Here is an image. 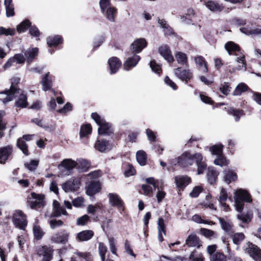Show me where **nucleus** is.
<instances>
[{
  "label": "nucleus",
  "mask_w": 261,
  "mask_h": 261,
  "mask_svg": "<svg viewBox=\"0 0 261 261\" xmlns=\"http://www.w3.org/2000/svg\"><path fill=\"white\" fill-rule=\"evenodd\" d=\"M225 48L227 51L229 55L235 56L237 57L235 61L238 63V66L235 68L229 69L230 72H235L236 70H246V63L244 54L241 51L240 46L232 41H229L225 45Z\"/></svg>",
  "instance_id": "1"
},
{
  "label": "nucleus",
  "mask_w": 261,
  "mask_h": 261,
  "mask_svg": "<svg viewBox=\"0 0 261 261\" xmlns=\"http://www.w3.org/2000/svg\"><path fill=\"white\" fill-rule=\"evenodd\" d=\"M236 210L238 212H242L244 205V202H250L252 201L251 196L245 190L239 189L236 191L234 195Z\"/></svg>",
  "instance_id": "2"
},
{
  "label": "nucleus",
  "mask_w": 261,
  "mask_h": 261,
  "mask_svg": "<svg viewBox=\"0 0 261 261\" xmlns=\"http://www.w3.org/2000/svg\"><path fill=\"white\" fill-rule=\"evenodd\" d=\"M19 78L14 77L11 80V86L9 90H6L0 92V94H5L6 97L1 98V100L4 103H7L9 101L12 100L16 95L19 94L21 91V89L17 88L16 85L19 82Z\"/></svg>",
  "instance_id": "3"
},
{
  "label": "nucleus",
  "mask_w": 261,
  "mask_h": 261,
  "mask_svg": "<svg viewBox=\"0 0 261 261\" xmlns=\"http://www.w3.org/2000/svg\"><path fill=\"white\" fill-rule=\"evenodd\" d=\"M92 118L99 126L98 133L99 135H110L113 132L111 124L106 122L97 113H93L91 114Z\"/></svg>",
  "instance_id": "4"
},
{
  "label": "nucleus",
  "mask_w": 261,
  "mask_h": 261,
  "mask_svg": "<svg viewBox=\"0 0 261 261\" xmlns=\"http://www.w3.org/2000/svg\"><path fill=\"white\" fill-rule=\"evenodd\" d=\"M27 203L32 209L43 207L45 204L44 196L42 194L32 192L27 198Z\"/></svg>",
  "instance_id": "5"
},
{
  "label": "nucleus",
  "mask_w": 261,
  "mask_h": 261,
  "mask_svg": "<svg viewBox=\"0 0 261 261\" xmlns=\"http://www.w3.org/2000/svg\"><path fill=\"white\" fill-rule=\"evenodd\" d=\"M13 222L16 227L21 229H24L27 225L25 215L20 210H17L14 213Z\"/></svg>",
  "instance_id": "6"
},
{
  "label": "nucleus",
  "mask_w": 261,
  "mask_h": 261,
  "mask_svg": "<svg viewBox=\"0 0 261 261\" xmlns=\"http://www.w3.org/2000/svg\"><path fill=\"white\" fill-rule=\"evenodd\" d=\"M175 162L182 167H187L192 165L195 161V154H192L190 152H185L179 156L177 159H175Z\"/></svg>",
  "instance_id": "7"
},
{
  "label": "nucleus",
  "mask_w": 261,
  "mask_h": 261,
  "mask_svg": "<svg viewBox=\"0 0 261 261\" xmlns=\"http://www.w3.org/2000/svg\"><path fill=\"white\" fill-rule=\"evenodd\" d=\"M145 181L147 184L152 185L154 189H158L156 197L159 203L161 202L166 196V193L163 191V183L161 182V185L159 187L158 181L153 177L147 178L145 179Z\"/></svg>",
  "instance_id": "8"
},
{
  "label": "nucleus",
  "mask_w": 261,
  "mask_h": 261,
  "mask_svg": "<svg viewBox=\"0 0 261 261\" xmlns=\"http://www.w3.org/2000/svg\"><path fill=\"white\" fill-rule=\"evenodd\" d=\"M109 202L111 205L116 207L121 213L124 210V204L121 197L116 193H109L108 195Z\"/></svg>",
  "instance_id": "9"
},
{
  "label": "nucleus",
  "mask_w": 261,
  "mask_h": 261,
  "mask_svg": "<svg viewBox=\"0 0 261 261\" xmlns=\"http://www.w3.org/2000/svg\"><path fill=\"white\" fill-rule=\"evenodd\" d=\"M174 73L176 77L182 81L188 83L192 77V73L188 69H183L181 67H178L173 70Z\"/></svg>",
  "instance_id": "10"
},
{
  "label": "nucleus",
  "mask_w": 261,
  "mask_h": 261,
  "mask_svg": "<svg viewBox=\"0 0 261 261\" xmlns=\"http://www.w3.org/2000/svg\"><path fill=\"white\" fill-rule=\"evenodd\" d=\"M80 185V179L79 178H73L63 184L62 188L65 192H69L76 191L79 188Z\"/></svg>",
  "instance_id": "11"
},
{
  "label": "nucleus",
  "mask_w": 261,
  "mask_h": 261,
  "mask_svg": "<svg viewBox=\"0 0 261 261\" xmlns=\"http://www.w3.org/2000/svg\"><path fill=\"white\" fill-rule=\"evenodd\" d=\"M53 250L47 246L40 247L36 250L38 255L43 256L42 261H50L53 258Z\"/></svg>",
  "instance_id": "12"
},
{
  "label": "nucleus",
  "mask_w": 261,
  "mask_h": 261,
  "mask_svg": "<svg viewBox=\"0 0 261 261\" xmlns=\"http://www.w3.org/2000/svg\"><path fill=\"white\" fill-rule=\"evenodd\" d=\"M246 250L250 256L255 260L259 261L261 260V250L257 246L248 242Z\"/></svg>",
  "instance_id": "13"
},
{
  "label": "nucleus",
  "mask_w": 261,
  "mask_h": 261,
  "mask_svg": "<svg viewBox=\"0 0 261 261\" xmlns=\"http://www.w3.org/2000/svg\"><path fill=\"white\" fill-rule=\"evenodd\" d=\"M53 206V212L51 214V217H58L61 215L64 216L68 215V213L64 207L61 205L60 203L58 201H54Z\"/></svg>",
  "instance_id": "14"
},
{
  "label": "nucleus",
  "mask_w": 261,
  "mask_h": 261,
  "mask_svg": "<svg viewBox=\"0 0 261 261\" xmlns=\"http://www.w3.org/2000/svg\"><path fill=\"white\" fill-rule=\"evenodd\" d=\"M195 161L197 166V174L203 173L207 166L205 159L200 153H195Z\"/></svg>",
  "instance_id": "15"
},
{
  "label": "nucleus",
  "mask_w": 261,
  "mask_h": 261,
  "mask_svg": "<svg viewBox=\"0 0 261 261\" xmlns=\"http://www.w3.org/2000/svg\"><path fill=\"white\" fill-rule=\"evenodd\" d=\"M112 147V144L106 140H98L94 145V148L100 152L109 151Z\"/></svg>",
  "instance_id": "16"
},
{
  "label": "nucleus",
  "mask_w": 261,
  "mask_h": 261,
  "mask_svg": "<svg viewBox=\"0 0 261 261\" xmlns=\"http://www.w3.org/2000/svg\"><path fill=\"white\" fill-rule=\"evenodd\" d=\"M159 53L160 55L166 60L168 62L171 63L174 61L173 57L171 54V51L167 45H163L161 46L158 49Z\"/></svg>",
  "instance_id": "17"
},
{
  "label": "nucleus",
  "mask_w": 261,
  "mask_h": 261,
  "mask_svg": "<svg viewBox=\"0 0 261 261\" xmlns=\"http://www.w3.org/2000/svg\"><path fill=\"white\" fill-rule=\"evenodd\" d=\"M13 151L11 145H8L0 148V163L4 164L8 159Z\"/></svg>",
  "instance_id": "18"
},
{
  "label": "nucleus",
  "mask_w": 261,
  "mask_h": 261,
  "mask_svg": "<svg viewBox=\"0 0 261 261\" xmlns=\"http://www.w3.org/2000/svg\"><path fill=\"white\" fill-rule=\"evenodd\" d=\"M176 186L180 190H183L191 182V178L187 175H179L175 177Z\"/></svg>",
  "instance_id": "19"
},
{
  "label": "nucleus",
  "mask_w": 261,
  "mask_h": 261,
  "mask_svg": "<svg viewBox=\"0 0 261 261\" xmlns=\"http://www.w3.org/2000/svg\"><path fill=\"white\" fill-rule=\"evenodd\" d=\"M147 45V42L143 38L136 39L132 44V50L133 52L140 53Z\"/></svg>",
  "instance_id": "20"
},
{
  "label": "nucleus",
  "mask_w": 261,
  "mask_h": 261,
  "mask_svg": "<svg viewBox=\"0 0 261 261\" xmlns=\"http://www.w3.org/2000/svg\"><path fill=\"white\" fill-rule=\"evenodd\" d=\"M100 189V183L98 181L93 180L88 185L86 193L89 196H92L98 193Z\"/></svg>",
  "instance_id": "21"
},
{
  "label": "nucleus",
  "mask_w": 261,
  "mask_h": 261,
  "mask_svg": "<svg viewBox=\"0 0 261 261\" xmlns=\"http://www.w3.org/2000/svg\"><path fill=\"white\" fill-rule=\"evenodd\" d=\"M219 174V172L213 167H208L206 174L207 181L211 185H214L217 181Z\"/></svg>",
  "instance_id": "22"
},
{
  "label": "nucleus",
  "mask_w": 261,
  "mask_h": 261,
  "mask_svg": "<svg viewBox=\"0 0 261 261\" xmlns=\"http://www.w3.org/2000/svg\"><path fill=\"white\" fill-rule=\"evenodd\" d=\"M69 233L64 231L60 233H57L51 237V240L56 243L66 244L69 238Z\"/></svg>",
  "instance_id": "23"
},
{
  "label": "nucleus",
  "mask_w": 261,
  "mask_h": 261,
  "mask_svg": "<svg viewBox=\"0 0 261 261\" xmlns=\"http://www.w3.org/2000/svg\"><path fill=\"white\" fill-rule=\"evenodd\" d=\"M108 64L111 74L115 73L121 66V62L117 57L109 59Z\"/></svg>",
  "instance_id": "24"
},
{
  "label": "nucleus",
  "mask_w": 261,
  "mask_h": 261,
  "mask_svg": "<svg viewBox=\"0 0 261 261\" xmlns=\"http://www.w3.org/2000/svg\"><path fill=\"white\" fill-rule=\"evenodd\" d=\"M94 236V232L91 230H83L77 234L76 240L78 242L87 241Z\"/></svg>",
  "instance_id": "25"
},
{
  "label": "nucleus",
  "mask_w": 261,
  "mask_h": 261,
  "mask_svg": "<svg viewBox=\"0 0 261 261\" xmlns=\"http://www.w3.org/2000/svg\"><path fill=\"white\" fill-rule=\"evenodd\" d=\"M205 5L207 8L213 12H220L222 11L224 8L222 5L212 0H208L205 2Z\"/></svg>",
  "instance_id": "26"
},
{
  "label": "nucleus",
  "mask_w": 261,
  "mask_h": 261,
  "mask_svg": "<svg viewBox=\"0 0 261 261\" xmlns=\"http://www.w3.org/2000/svg\"><path fill=\"white\" fill-rule=\"evenodd\" d=\"M175 58L177 62L186 67H188L189 64L187 55L181 51H177L175 54Z\"/></svg>",
  "instance_id": "27"
},
{
  "label": "nucleus",
  "mask_w": 261,
  "mask_h": 261,
  "mask_svg": "<svg viewBox=\"0 0 261 261\" xmlns=\"http://www.w3.org/2000/svg\"><path fill=\"white\" fill-rule=\"evenodd\" d=\"M186 244L188 247H196L199 248L201 246L199 238L195 234H191L186 239Z\"/></svg>",
  "instance_id": "28"
},
{
  "label": "nucleus",
  "mask_w": 261,
  "mask_h": 261,
  "mask_svg": "<svg viewBox=\"0 0 261 261\" xmlns=\"http://www.w3.org/2000/svg\"><path fill=\"white\" fill-rule=\"evenodd\" d=\"M139 56L135 55L132 57L128 58L124 64L125 70H128L130 68L135 67L140 61Z\"/></svg>",
  "instance_id": "29"
},
{
  "label": "nucleus",
  "mask_w": 261,
  "mask_h": 261,
  "mask_svg": "<svg viewBox=\"0 0 261 261\" xmlns=\"http://www.w3.org/2000/svg\"><path fill=\"white\" fill-rule=\"evenodd\" d=\"M64 167L67 171H71L76 167V162L71 159H66L59 165L58 167Z\"/></svg>",
  "instance_id": "30"
},
{
  "label": "nucleus",
  "mask_w": 261,
  "mask_h": 261,
  "mask_svg": "<svg viewBox=\"0 0 261 261\" xmlns=\"http://www.w3.org/2000/svg\"><path fill=\"white\" fill-rule=\"evenodd\" d=\"M76 162L77 168L79 172H85L90 166V163L85 159H80Z\"/></svg>",
  "instance_id": "31"
},
{
  "label": "nucleus",
  "mask_w": 261,
  "mask_h": 261,
  "mask_svg": "<svg viewBox=\"0 0 261 261\" xmlns=\"http://www.w3.org/2000/svg\"><path fill=\"white\" fill-rule=\"evenodd\" d=\"M38 49L36 47L29 48L24 52V56L28 64H30L35 57L38 55Z\"/></svg>",
  "instance_id": "32"
},
{
  "label": "nucleus",
  "mask_w": 261,
  "mask_h": 261,
  "mask_svg": "<svg viewBox=\"0 0 261 261\" xmlns=\"http://www.w3.org/2000/svg\"><path fill=\"white\" fill-rule=\"evenodd\" d=\"M18 95V98L15 102V106L21 108L27 107L28 105L27 96L21 93V91L19 94H17L16 97Z\"/></svg>",
  "instance_id": "33"
},
{
  "label": "nucleus",
  "mask_w": 261,
  "mask_h": 261,
  "mask_svg": "<svg viewBox=\"0 0 261 261\" xmlns=\"http://www.w3.org/2000/svg\"><path fill=\"white\" fill-rule=\"evenodd\" d=\"M117 13V9L113 7H109L105 10L103 13L107 19L110 22H114L115 21V17Z\"/></svg>",
  "instance_id": "34"
},
{
  "label": "nucleus",
  "mask_w": 261,
  "mask_h": 261,
  "mask_svg": "<svg viewBox=\"0 0 261 261\" xmlns=\"http://www.w3.org/2000/svg\"><path fill=\"white\" fill-rule=\"evenodd\" d=\"M158 228L159 240L160 242H162L163 241L162 232L165 233V226L164 224V221L162 218H160L158 220Z\"/></svg>",
  "instance_id": "35"
},
{
  "label": "nucleus",
  "mask_w": 261,
  "mask_h": 261,
  "mask_svg": "<svg viewBox=\"0 0 261 261\" xmlns=\"http://www.w3.org/2000/svg\"><path fill=\"white\" fill-rule=\"evenodd\" d=\"M224 179L227 184L230 183L231 181H235L237 179L236 173L231 170H225L224 171Z\"/></svg>",
  "instance_id": "36"
},
{
  "label": "nucleus",
  "mask_w": 261,
  "mask_h": 261,
  "mask_svg": "<svg viewBox=\"0 0 261 261\" xmlns=\"http://www.w3.org/2000/svg\"><path fill=\"white\" fill-rule=\"evenodd\" d=\"M62 42V39L60 36L49 37L47 39V43L49 47L57 46L58 44L61 43Z\"/></svg>",
  "instance_id": "37"
},
{
  "label": "nucleus",
  "mask_w": 261,
  "mask_h": 261,
  "mask_svg": "<svg viewBox=\"0 0 261 261\" xmlns=\"http://www.w3.org/2000/svg\"><path fill=\"white\" fill-rule=\"evenodd\" d=\"M158 22L160 27L164 29V32L165 35L170 36L173 34L172 29L166 23V21L164 19H159Z\"/></svg>",
  "instance_id": "38"
},
{
  "label": "nucleus",
  "mask_w": 261,
  "mask_h": 261,
  "mask_svg": "<svg viewBox=\"0 0 261 261\" xmlns=\"http://www.w3.org/2000/svg\"><path fill=\"white\" fill-rule=\"evenodd\" d=\"M136 159L141 166L145 165L147 160V155L145 152L143 150L138 151L136 153Z\"/></svg>",
  "instance_id": "39"
},
{
  "label": "nucleus",
  "mask_w": 261,
  "mask_h": 261,
  "mask_svg": "<svg viewBox=\"0 0 261 261\" xmlns=\"http://www.w3.org/2000/svg\"><path fill=\"white\" fill-rule=\"evenodd\" d=\"M49 73H46L42 78L41 84L43 86V90L45 91L50 89L52 86L51 80L49 78Z\"/></svg>",
  "instance_id": "40"
},
{
  "label": "nucleus",
  "mask_w": 261,
  "mask_h": 261,
  "mask_svg": "<svg viewBox=\"0 0 261 261\" xmlns=\"http://www.w3.org/2000/svg\"><path fill=\"white\" fill-rule=\"evenodd\" d=\"M17 146L22 151L23 153L25 155H28L29 153L28 150V145L25 141L21 138H18L17 140Z\"/></svg>",
  "instance_id": "41"
},
{
  "label": "nucleus",
  "mask_w": 261,
  "mask_h": 261,
  "mask_svg": "<svg viewBox=\"0 0 261 261\" xmlns=\"http://www.w3.org/2000/svg\"><path fill=\"white\" fill-rule=\"evenodd\" d=\"M219 221L221 228L224 231L228 233L232 232V225L229 221H226L222 218H219Z\"/></svg>",
  "instance_id": "42"
},
{
  "label": "nucleus",
  "mask_w": 261,
  "mask_h": 261,
  "mask_svg": "<svg viewBox=\"0 0 261 261\" xmlns=\"http://www.w3.org/2000/svg\"><path fill=\"white\" fill-rule=\"evenodd\" d=\"M33 233L36 240H41L44 234L42 229L37 224H34L33 226Z\"/></svg>",
  "instance_id": "43"
},
{
  "label": "nucleus",
  "mask_w": 261,
  "mask_h": 261,
  "mask_svg": "<svg viewBox=\"0 0 261 261\" xmlns=\"http://www.w3.org/2000/svg\"><path fill=\"white\" fill-rule=\"evenodd\" d=\"M227 112L229 114L232 115L235 118V120L236 121H238L240 118L244 115V113L242 110L235 109L232 108H228Z\"/></svg>",
  "instance_id": "44"
},
{
  "label": "nucleus",
  "mask_w": 261,
  "mask_h": 261,
  "mask_svg": "<svg viewBox=\"0 0 261 261\" xmlns=\"http://www.w3.org/2000/svg\"><path fill=\"white\" fill-rule=\"evenodd\" d=\"M195 61L196 63L200 67H202V70L204 72H206L208 71L206 63L204 58L201 56H197L195 58Z\"/></svg>",
  "instance_id": "45"
},
{
  "label": "nucleus",
  "mask_w": 261,
  "mask_h": 261,
  "mask_svg": "<svg viewBox=\"0 0 261 261\" xmlns=\"http://www.w3.org/2000/svg\"><path fill=\"white\" fill-rule=\"evenodd\" d=\"M248 86L244 83L239 84L233 91V95L235 96L240 95L243 92L246 91Z\"/></svg>",
  "instance_id": "46"
},
{
  "label": "nucleus",
  "mask_w": 261,
  "mask_h": 261,
  "mask_svg": "<svg viewBox=\"0 0 261 261\" xmlns=\"http://www.w3.org/2000/svg\"><path fill=\"white\" fill-rule=\"evenodd\" d=\"M223 145L221 144L215 145L210 148V150L213 154L218 156L222 154Z\"/></svg>",
  "instance_id": "47"
},
{
  "label": "nucleus",
  "mask_w": 261,
  "mask_h": 261,
  "mask_svg": "<svg viewBox=\"0 0 261 261\" xmlns=\"http://www.w3.org/2000/svg\"><path fill=\"white\" fill-rule=\"evenodd\" d=\"M92 130V127L90 124H87L82 126L80 132V137H83L87 135L90 134Z\"/></svg>",
  "instance_id": "48"
},
{
  "label": "nucleus",
  "mask_w": 261,
  "mask_h": 261,
  "mask_svg": "<svg viewBox=\"0 0 261 261\" xmlns=\"http://www.w3.org/2000/svg\"><path fill=\"white\" fill-rule=\"evenodd\" d=\"M210 261H226V257L220 252H216L210 257Z\"/></svg>",
  "instance_id": "49"
},
{
  "label": "nucleus",
  "mask_w": 261,
  "mask_h": 261,
  "mask_svg": "<svg viewBox=\"0 0 261 261\" xmlns=\"http://www.w3.org/2000/svg\"><path fill=\"white\" fill-rule=\"evenodd\" d=\"M98 251L101 260L104 261L105 259V254L107 252V246L103 243H99Z\"/></svg>",
  "instance_id": "50"
},
{
  "label": "nucleus",
  "mask_w": 261,
  "mask_h": 261,
  "mask_svg": "<svg viewBox=\"0 0 261 261\" xmlns=\"http://www.w3.org/2000/svg\"><path fill=\"white\" fill-rule=\"evenodd\" d=\"M214 163L216 165L222 167L228 164V161L222 154H221L214 160Z\"/></svg>",
  "instance_id": "51"
},
{
  "label": "nucleus",
  "mask_w": 261,
  "mask_h": 261,
  "mask_svg": "<svg viewBox=\"0 0 261 261\" xmlns=\"http://www.w3.org/2000/svg\"><path fill=\"white\" fill-rule=\"evenodd\" d=\"M142 190L143 194L145 196L151 197L153 195V189L152 187L148 185L143 184L142 185Z\"/></svg>",
  "instance_id": "52"
},
{
  "label": "nucleus",
  "mask_w": 261,
  "mask_h": 261,
  "mask_svg": "<svg viewBox=\"0 0 261 261\" xmlns=\"http://www.w3.org/2000/svg\"><path fill=\"white\" fill-rule=\"evenodd\" d=\"M4 111H0V138L3 137V131L6 129V123L3 120V118L5 115Z\"/></svg>",
  "instance_id": "53"
},
{
  "label": "nucleus",
  "mask_w": 261,
  "mask_h": 261,
  "mask_svg": "<svg viewBox=\"0 0 261 261\" xmlns=\"http://www.w3.org/2000/svg\"><path fill=\"white\" fill-rule=\"evenodd\" d=\"M31 22L29 20H25L22 21L17 27V30L19 33L25 31L29 27H30Z\"/></svg>",
  "instance_id": "54"
},
{
  "label": "nucleus",
  "mask_w": 261,
  "mask_h": 261,
  "mask_svg": "<svg viewBox=\"0 0 261 261\" xmlns=\"http://www.w3.org/2000/svg\"><path fill=\"white\" fill-rule=\"evenodd\" d=\"M99 4L102 13H104L108 8L112 7L110 0H100Z\"/></svg>",
  "instance_id": "55"
},
{
  "label": "nucleus",
  "mask_w": 261,
  "mask_h": 261,
  "mask_svg": "<svg viewBox=\"0 0 261 261\" xmlns=\"http://www.w3.org/2000/svg\"><path fill=\"white\" fill-rule=\"evenodd\" d=\"M245 236L243 233H234L232 237V240L234 244L239 245L244 239Z\"/></svg>",
  "instance_id": "56"
},
{
  "label": "nucleus",
  "mask_w": 261,
  "mask_h": 261,
  "mask_svg": "<svg viewBox=\"0 0 261 261\" xmlns=\"http://www.w3.org/2000/svg\"><path fill=\"white\" fill-rule=\"evenodd\" d=\"M38 165V161L36 160H32L30 163H25L24 166L30 171L36 169Z\"/></svg>",
  "instance_id": "57"
},
{
  "label": "nucleus",
  "mask_w": 261,
  "mask_h": 261,
  "mask_svg": "<svg viewBox=\"0 0 261 261\" xmlns=\"http://www.w3.org/2000/svg\"><path fill=\"white\" fill-rule=\"evenodd\" d=\"M89 220V217L87 215H84L77 219L76 224L77 225L83 226L86 225Z\"/></svg>",
  "instance_id": "58"
},
{
  "label": "nucleus",
  "mask_w": 261,
  "mask_h": 261,
  "mask_svg": "<svg viewBox=\"0 0 261 261\" xmlns=\"http://www.w3.org/2000/svg\"><path fill=\"white\" fill-rule=\"evenodd\" d=\"M63 225V222L61 220L53 219L49 221V225L52 229H54L56 227L61 226Z\"/></svg>",
  "instance_id": "59"
},
{
  "label": "nucleus",
  "mask_w": 261,
  "mask_h": 261,
  "mask_svg": "<svg viewBox=\"0 0 261 261\" xmlns=\"http://www.w3.org/2000/svg\"><path fill=\"white\" fill-rule=\"evenodd\" d=\"M219 88L220 91L225 95H227L230 91V87L227 83H224L221 84Z\"/></svg>",
  "instance_id": "60"
},
{
  "label": "nucleus",
  "mask_w": 261,
  "mask_h": 261,
  "mask_svg": "<svg viewBox=\"0 0 261 261\" xmlns=\"http://www.w3.org/2000/svg\"><path fill=\"white\" fill-rule=\"evenodd\" d=\"M202 188L201 186H196L193 189L192 191L190 193L191 197L196 198L198 196L199 194L202 192Z\"/></svg>",
  "instance_id": "61"
},
{
  "label": "nucleus",
  "mask_w": 261,
  "mask_h": 261,
  "mask_svg": "<svg viewBox=\"0 0 261 261\" xmlns=\"http://www.w3.org/2000/svg\"><path fill=\"white\" fill-rule=\"evenodd\" d=\"M191 261H204V257L201 254L195 255V251H193L189 256Z\"/></svg>",
  "instance_id": "62"
},
{
  "label": "nucleus",
  "mask_w": 261,
  "mask_h": 261,
  "mask_svg": "<svg viewBox=\"0 0 261 261\" xmlns=\"http://www.w3.org/2000/svg\"><path fill=\"white\" fill-rule=\"evenodd\" d=\"M227 199V194L226 190L224 188H222L220 195L219 196V201L220 203H223Z\"/></svg>",
  "instance_id": "63"
},
{
  "label": "nucleus",
  "mask_w": 261,
  "mask_h": 261,
  "mask_svg": "<svg viewBox=\"0 0 261 261\" xmlns=\"http://www.w3.org/2000/svg\"><path fill=\"white\" fill-rule=\"evenodd\" d=\"M15 34V30L11 29H5L3 27H0V35H11Z\"/></svg>",
  "instance_id": "64"
}]
</instances>
